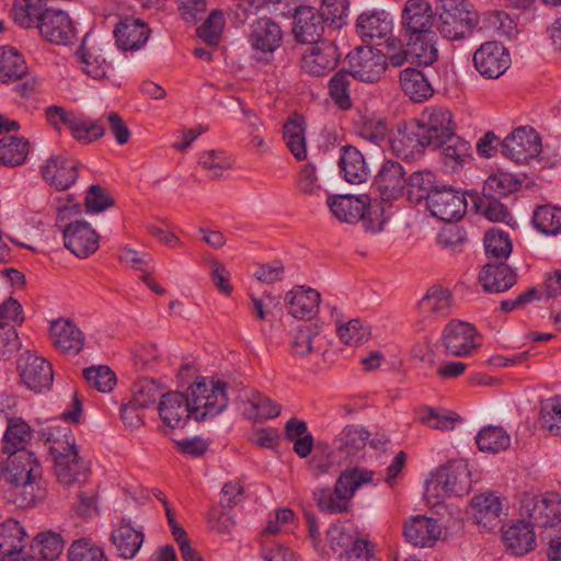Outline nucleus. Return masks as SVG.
I'll use <instances>...</instances> for the list:
<instances>
[{
  "mask_svg": "<svg viewBox=\"0 0 561 561\" xmlns=\"http://www.w3.org/2000/svg\"><path fill=\"white\" fill-rule=\"evenodd\" d=\"M520 181L510 173H496L490 175L483 185V194L495 196L497 198L506 196L510 193L518 190Z\"/></svg>",
  "mask_w": 561,
  "mask_h": 561,
  "instance_id": "nucleus-56",
  "label": "nucleus"
},
{
  "mask_svg": "<svg viewBox=\"0 0 561 561\" xmlns=\"http://www.w3.org/2000/svg\"><path fill=\"white\" fill-rule=\"evenodd\" d=\"M64 539L60 534L53 530L38 533L32 542V549L45 561L56 560L64 550Z\"/></svg>",
  "mask_w": 561,
  "mask_h": 561,
  "instance_id": "nucleus-46",
  "label": "nucleus"
},
{
  "mask_svg": "<svg viewBox=\"0 0 561 561\" xmlns=\"http://www.w3.org/2000/svg\"><path fill=\"white\" fill-rule=\"evenodd\" d=\"M69 561H107L102 547L90 538L75 540L68 550Z\"/></svg>",
  "mask_w": 561,
  "mask_h": 561,
  "instance_id": "nucleus-55",
  "label": "nucleus"
},
{
  "mask_svg": "<svg viewBox=\"0 0 561 561\" xmlns=\"http://www.w3.org/2000/svg\"><path fill=\"white\" fill-rule=\"evenodd\" d=\"M16 371L20 383L35 393L48 391L53 386L51 364L34 352L26 351L19 356Z\"/></svg>",
  "mask_w": 561,
  "mask_h": 561,
  "instance_id": "nucleus-9",
  "label": "nucleus"
},
{
  "mask_svg": "<svg viewBox=\"0 0 561 561\" xmlns=\"http://www.w3.org/2000/svg\"><path fill=\"white\" fill-rule=\"evenodd\" d=\"M417 307L424 317H447L451 310V294L446 288L433 286L419 301Z\"/></svg>",
  "mask_w": 561,
  "mask_h": 561,
  "instance_id": "nucleus-41",
  "label": "nucleus"
},
{
  "mask_svg": "<svg viewBox=\"0 0 561 561\" xmlns=\"http://www.w3.org/2000/svg\"><path fill=\"white\" fill-rule=\"evenodd\" d=\"M535 228L545 234L561 232V208L551 205L538 206L533 215Z\"/></svg>",
  "mask_w": 561,
  "mask_h": 561,
  "instance_id": "nucleus-50",
  "label": "nucleus"
},
{
  "mask_svg": "<svg viewBox=\"0 0 561 561\" xmlns=\"http://www.w3.org/2000/svg\"><path fill=\"white\" fill-rule=\"evenodd\" d=\"M31 438V428L24 421L10 422L2 440V454L14 450H27L25 445Z\"/></svg>",
  "mask_w": 561,
  "mask_h": 561,
  "instance_id": "nucleus-51",
  "label": "nucleus"
},
{
  "mask_svg": "<svg viewBox=\"0 0 561 561\" xmlns=\"http://www.w3.org/2000/svg\"><path fill=\"white\" fill-rule=\"evenodd\" d=\"M285 301L289 314L309 320L318 312L320 294L316 289L297 286L286 294Z\"/></svg>",
  "mask_w": 561,
  "mask_h": 561,
  "instance_id": "nucleus-29",
  "label": "nucleus"
},
{
  "mask_svg": "<svg viewBox=\"0 0 561 561\" xmlns=\"http://www.w3.org/2000/svg\"><path fill=\"white\" fill-rule=\"evenodd\" d=\"M408 185V196L411 202L420 203L428 199L437 188L435 187V175L431 171H419L410 175L405 182Z\"/></svg>",
  "mask_w": 561,
  "mask_h": 561,
  "instance_id": "nucleus-48",
  "label": "nucleus"
},
{
  "mask_svg": "<svg viewBox=\"0 0 561 561\" xmlns=\"http://www.w3.org/2000/svg\"><path fill=\"white\" fill-rule=\"evenodd\" d=\"M26 71V62L15 48L0 47V80L2 82L19 80Z\"/></svg>",
  "mask_w": 561,
  "mask_h": 561,
  "instance_id": "nucleus-45",
  "label": "nucleus"
},
{
  "mask_svg": "<svg viewBox=\"0 0 561 561\" xmlns=\"http://www.w3.org/2000/svg\"><path fill=\"white\" fill-rule=\"evenodd\" d=\"M403 41L409 48L412 62L417 66H431L437 60L438 50L434 31L425 32L423 35L403 37Z\"/></svg>",
  "mask_w": 561,
  "mask_h": 561,
  "instance_id": "nucleus-35",
  "label": "nucleus"
},
{
  "mask_svg": "<svg viewBox=\"0 0 561 561\" xmlns=\"http://www.w3.org/2000/svg\"><path fill=\"white\" fill-rule=\"evenodd\" d=\"M435 16V9L427 0H407L400 15L402 38L434 31Z\"/></svg>",
  "mask_w": 561,
  "mask_h": 561,
  "instance_id": "nucleus-13",
  "label": "nucleus"
},
{
  "mask_svg": "<svg viewBox=\"0 0 561 561\" xmlns=\"http://www.w3.org/2000/svg\"><path fill=\"white\" fill-rule=\"evenodd\" d=\"M506 549L512 554L523 556L534 549L536 536L533 527L525 522H517L508 526L503 533Z\"/></svg>",
  "mask_w": 561,
  "mask_h": 561,
  "instance_id": "nucleus-36",
  "label": "nucleus"
},
{
  "mask_svg": "<svg viewBox=\"0 0 561 561\" xmlns=\"http://www.w3.org/2000/svg\"><path fill=\"white\" fill-rule=\"evenodd\" d=\"M472 518L479 525L492 527L503 513V500L495 492H484L471 500Z\"/></svg>",
  "mask_w": 561,
  "mask_h": 561,
  "instance_id": "nucleus-33",
  "label": "nucleus"
},
{
  "mask_svg": "<svg viewBox=\"0 0 561 561\" xmlns=\"http://www.w3.org/2000/svg\"><path fill=\"white\" fill-rule=\"evenodd\" d=\"M399 80L401 89L413 102H423L434 93L427 78L415 68L403 69L400 72Z\"/></svg>",
  "mask_w": 561,
  "mask_h": 561,
  "instance_id": "nucleus-39",
  "label": "nucleus"
},
{
  "mask_svg": "<svg viewBox=\"0 0 561 561\" xmlns=\"http://www.w3.org/2000/svg\"><path fill=\"white\" fill-rule=\"evenodd\" d=\"M478 448L482 451L500 453L511 445V437L501 426H485L476 437Z\"/></svg>",
  "mask_w": 561,
  "mask_h": 561,
  "instance_id": "nucleus-47",
  "label": "nucleus"
},
{
  "mask_svg": "<svg viewBox=\"0 0 561 561\" xmlns=\"http://www.w3.org/2000/svg\"><path fill=\"white\" fill-rule=\"evenodd\" d=\"M54 346L62 354L77 355L84 345V334L69 319L60 318L50 324Z\"/></svg>",
  "mask_w": 561,
  "mask_h": 561,
  "instance_id": "nucleus-25",
  "label": "nucleus"
},
{
  "mask_svg": "<svg viewBox=\"0 0 561 561\" xmlns=\"http://www.w3.org/2000/svg\"><path fill=\"white\" fill-rule=\"evenodd\" d=\"M339 165L345 181L360 184L367 181L369 169L362 152L354 146L346 145L341 149Z\"/></svg>",
  "mask_w": 561,
  "mask_h": 561,
  "instance_id": "nucleus-34",
  "label": "nucleus"
},
{
  "mask_svg": "<svg viewBox=\"0 0 561 561\" xmlns=\"http://www.w3.org/2000/svg\"><path fill=\"white\" fill-rule=\"evenodd\" d=\"M332 215L341 222L356 224L362 221L366 231L376 233L382 230L385 219L378 206L370 205V197L366 194L330 195L327 199Z\"/></svg>",
  "mask_w": 561,
  "mask_h": 561,
  "instance_id": "nucleus-5",
  "label": "nucleus"
},
{
  "mask_svg": "<svg viewBox=\"0 0 561 561\" xmlns=\"http://www.w3.org/2000/svg\"><path fill=\"white\" fill-rule=\"evenodd\" d=\"M84 43L83 41L80 48L76 51V58L84 73L93 79H101L106 73L107 64L100 55L88 50Z\"/></svg>",
  "mask_w": 561,
  "mask_h": 561,
  "instance_id": "nucleus-59",
  "label": "nucleus"
},
{
  "mask_svg": "<svg viewBox=\"0 0 561 561\" xmlns=\"http://www.w3.org/2000/svg\"><path fill=\"white\" fill-rule=\"evenodd\" d=\"M484 248L489 261H506L512 252L508 234L500 229H490L484 236Z\"/></svg>",
  "mask_w": 561,
  "mask_h": 561,
  "instance_id": "nucleus-49",
  "label": "nucleus"
},
{
  "mask_svg": "<svg viewBox=\"0 0 561 561\" xmlns=\"http://www.w3.org/2000/svg\"><path fill=\"white\" fill-rule=\"evenodd\" d=\"M45 113L47 122L55 129L59 130L61 125L67 126L72 137L80 142L90 144L105 135V127L101 121L87 118L58 105L48 106Z\"/></svg>",
  "mask_w": 561,
  "mask_h": 561,
  "instance_id": "nucleus-8",
  "label": "nucleus"
},
{
  "mask_svg": "<svg viewBox=\"0 0 561 561\" xmlns=\"http://www.w3.org/2000/svg\"><path fill=\"white\" fill-rule=\"evenodd\" d=\"M38 30L44 38L57 45H68L77 35L72 20L61 10L49 9Z\"/></svg>",
  "mask_w": 561,
  "mask_h": 561,
  "instance_id": "nucleus-21",
  "label": "nucleus"
},
{
  "mask_svg": "<svg viewBox=\"0 0 561 561\" xmlns=\"http://www.w3.org/2000/svg\"><path fill=\"white\" fill-rule=\"evenodd\" d=\"M520 512L533 526H556L561 523V500L558 494L527 496L522 502Z\"/></svg>",
  "mask_w": 561,
  "mask_h": 561,
  "instance_id": "nucleus-14",
  "label": "nucleus"
},
{
  "mask_svg": "<svg viewBox=\"0 0 561 561\" xmlns=\"http://www.w3.org/2000/svg\"><path fill=\"white\" fill-rule=\"evenodd\" d=\"M283 137L288 150L298 160L307 159L305 119L298 114L288 118L283 127Z\"/></svg>",
  "mask_w": 561,
  "mask_h": 561,
  "instance_id": "nucleus-40",
  "label": "nucleus"
},
{
  "mask_svg": "<svg viewBox=\"0 0 561 561\" xmlns=\"http://www.w3.org/2000/svg\"><path fill=\"white\" fill-rule=\"evenodd\" d=\"M46 443H49V450L54 457V471L57 480L67 486L82 484L89 476L87 462L79 457L75 445V438L69 427H57L56 433L51 426L44 430Z\"/></svg>",
  "mask_w": 561,
  "mask_h": 561,
  "instance_id": "nucleus-3",
  "label": "nucleus"
},
{
  "mask_svg": "<svg viewBox=\"0 0 561 561\" xmlns=\"http://www.w3.org/2000/svg\"><path fill=\"white\" fill-rule=\"evenodd\" d=\"M339 61L337 46L333 42L321 41L304 51L300 67L308 75L322 77L334 70Z\"/></svg>",
  "mask_w": 561,
  "mask_h": 561,
  "instance_id": "nucleus-15",
  "label": "nucleus"
},
{
  "mask_svg": "<svg viewBox=\"0 0 561 561\" xmlns=\"http://www.w3.org/2000/svg\"><path fill=\"white\" fill-rule=\"evenodd\" d=\"M442 528L434 518L415 516L405 523L403 535L415 547H432L439 538Z\"/></svg>",
  "mask_w": 561,
  "mask_h": 561,
  "instance_id": "nucleus-30",
  "label": "nucleus"
},
{
  "mask_svg": "<svg viewBox=\"0 0 561 561\" xmlns=\"http://www.w3.org/2000/svg\"><path fill=\"white\" fill-rule=\"evenodd\" d=\"M319 13L323 16L328 28L339 30L346 24L348 1L347 0H328L321 4Z\"/></svg>",
  "mask_w": 561,
  "mask_h": 561,
  "instance_id": "nucleus-58",
  "label": "nucleus"
},
{
  "mask_svg": "<svg viewBox=\"0 0 561 561\" xmlns=\"http://www.w3.org/2000/svg\"><path fill=\"white\" fill-rule=\"evenodd\" d=\"M354 77L350 70L342 69L329 80V94L339 108L345 111L352 107L351 90Z\"/></svg>",
  "mask_w": 561,
  "mask_h": 561,
  "instance_id": "nucleus-44",
  "label": "nucleus"
},
{
  "mask_svg": "<svg viewBox=\"0 0 561 561\" xmlns=\"http://www.w3.org/2000/svg\"><path fill=\"white\" fill-rule=\"evenodd\" d=\"M328 27L319 11L310 5H300L295 10L293 34L300 44H314Z\"/></svg>",
  "mask_w": 561,
  "mask_h": 561,
  "instance_id": "nucleus-20",
  "label": "nucleus"
},
{
  "mask_svg": "<svg viewBox=\"0 0 561 561\" xmlns=\"http://www.w3.org/2000/svg\"><path fill=\"white\" fill-rule=\"evenodd\" d=\"M541 425L552 435L561 436V398L553 397L541 408Z\"/></svg>",
  "mask_w": 561,
  "mask_h": 561,
  "instance_id": "nucleus-62",
  "label": "nucleus"
},
{
  "mask_svg": "<svg viewBox=\"0 0 561 561\" xmlns=\"http://www.w3.org/2000/svg\"><path fill=\"white\" fill-rule=\"evenodd\" d=\"M283 42V31L278 23L270 18H260L252 24L251 47L256 53L272 55Z\"/></svg>",
  "mask_w": 561,
  "mask_h": 561,
  "instance_id": "nucleus-24",
  "label": "nucleus"
},
{
  "mask_svg": "<svg viewBox=\"0 0 561 561\" xmlns=\"http://www.w3.org/2000/svg\"><path fill=\"white\" fill-rule=\"evenodd\" d=\"M472 479L469 465L465 460L449 461L438 469L435 478L426 486L427 497H436V503L444 495L462 496L471 490Z\"/></svg>",
  "mask_w": 561,
  "mask_h": 561,
  "instance_id": "nucleus-7",
  "label": "nucleus"
},
{
  "mask_svg": "<svg viewBox=\"0 0 561 561\" xmlns=\"http://www.w3.org/2000/svg\"><path fill=\"white\" fill-rule=\"evenodd\" d=\"M357 134L363 139L374 145L380 146L388 134L387 122L383 118L377 117L373 114H365L360 117V122L357 127Z\"/></svg>",
  "mask_w": 561,
  "mask_h": 561,
  "instance_id": "nucleus-52",
  "label": "nucleus"
},
{
  "mask_svg": "<svg viewBox=\"0 0 561 561\" xmlns=\"http://www.w3.org/2000/svg\"><path fill=\"white\" fill-rule=\"evenodd\" d=\"M65 247L77 257L85 259L99 249L100 236L83 220H76L62 228Z\"/></svg>",
  "mask_w": 561,
  "mask_h": 561,
  "instance_id": "nucleus-19",
  "label": "nucleus"
},
{
  "mask_svg": "<svg viewBox=\"0 0 561 561\" xmlns=\"http://www.w3.org/2000/svg\"><path fill=\"white\" fill-rule=\"evenodd\" d=\"M392 26L390 13L378 9L362 12L355 23L357 35L367 43L387 37L391 33Z\"/></svg>",
  "mask_w": 561,
  "mask_h": 561,
  "instance_id": "nucleus-23",
  "label": "nucleus"
},
{
  "mask_svg": "<svg viewBox=\"0 0 561 561\" xmlns=\"http://www.w3.org/2000/svg\"><path fill=\"white\" fill-rule=\"evenodd\" d=\"M421 131L414 119L398 127L389 138L391 151L403 160L420 158L425 148L428 147L425 140L426 137Z\"/></svg>",
  "mask_w": 561,
  "mask_h": 561,
  "instance_id": "nucleus-16",
  "label": "nucleus"
},
{
  "mask_svg": "<svg viewBox=\"0 0 561 561\" xmlns=\"http://www.w3.org/2000/svg\"><path fill=\"white\" fill-rule=\"evenodd\" d=\"M369 436V432L364 427L346 425L335 437L334 445L345 457H353L364 449Z\"/></svg>",
  "mask_w": 561,
  "mask_h": 561,
  "instance_id": "nucleus-42",
  "label": "nucleus"
},
{
  "mask_svg": "<svg viewBox=\"0 0 561 561\" xmlns=\"http://www.w3.org/2000/svg\"><path fill=\"white\" fill-rule=\"evenodd\" d=\"M130 402L144 409L154 404L158 398H161L162 389L153 379L142 378L136 381L131 388Z\"/></svg>",
  "mask_w": 561,
  "mask_h": 561,
  "instance_id": "nucleus-53",
  "label": "nucleus"
},
{
  "mask_svg": "<svg viewBox=\"0 0 561 561\" xmlns=\"http://www.w3.org/2000/svg\"><path fill=\"white\" fill-rule=\"evenodd\" d=\"M27 535L21 523L8 518L0 524V556L1 558L22 552L26 546Z\"/></svg>",
  "mask_w": 561,
  "mask_h": 561,
  "instance_id": "nucleus-37",
  "label": "nucleus"
},
{
  "mask_svg": "<svg viewBox=\"0 0 561 561\" xmlns=\"http://www.w3.org/2000/svg\"><path fill=\"white\" fill-rule=\"evenodd\" d=\"M42 175L57 190L66 191L78 178V163L65 156H54L42 167Z\"/></svg>",
  "mask_w": 561,
  "mask_h": 561,
  "instance_id": "nucleus-26",
  "label": "nucleus"
},
{
  "mask_svg": "<svg viewBox=\"0 0 561 561\" xmlns=\"http://www.w3.org/2000/svg\"><path fill=\"white\" fill-rule=\"evenodd\" d=\"M443 161L444 163L455 170L460 167L468 158H470L471 146L465 139L456 136L448 138V142L443 147Z\"/></svg>",
  "mask_w": 561,
  "mask_h": 561,
  "instance_id": "nucleus-54",
  "label": "nucleus"
},
{
  "mask_svg": "<svg viewBox=\"0 0 561 561\" xmlns=\"http://www.w3.org/2000/svg\"><path fill=\"white\" fill-rule=\"evenodd\" d=\"M28 154V141L18 136L0 138V164L18 167L25 162Z\"/></svg>",
  "mask_w": 561,
  "mask_h": 561,
  "instance_id": "nucleus-43",
  "label": "nucleus"
},
{
  "mask_svg": "<svg viewBox=\"0 0 561 561\" xmlns=\"http://www.w3.org/2000/svg\"><path fill=\"white\" fill-rule=\"evenodd\" d=\"M348 70L359 81L374 83L388 68L387 56L371 46H360L347 54Z\"/></svg>",
  "mask_w": 561,
  "mask_h": 561,
  "instance_id": "nucleus-11",
  "label": "nucleus"
},
{
  "mask_svg": "<svg viewBox=\"0 0 561 561\" xmlns=\"http://www.w3.org/2000/svg\"><path fill=\"white\" fill-rule=\"evenodd\" d=\"M474 207L482 213L490 221H505L510 213L507 208L495 196L482 194L473 198Z\"/></svg>",
  "mask_w": 561,
  "mask_h": 561,
  "instance_id": "nucleus-61",
  "label": "nucleus"
},
{
  "mask_svg": "<svg viewBox=\"0 0 561 561\" xmlns=\"http://www.w3.org/2000/svg\"><path fill=\"white\" fill-rule=\"evenodd\" d=\"M227 383L222 380L206 382L204 377L192 383L186 394L172 391L161 396L158 411L170 428L183 427L193 417L197 422L214 417L228 405Z\"/></svg>",
  "mask_w": 561,
  "mask_h": 561,
  "instance_id": "nucleus-1",
  "label": "nucleus"
},
{
  "mask_svg": "<svg viewBox=\"0 0 561 561\" xmlns=\"http://www.w3.org/2000/svg\"><path fill=\"white\" fill-rule=\"evenodd\" d=\"M476 334V329L471 324L453 320L443 331V345L453 356H467L478 346L474 343Z\"/></svg>",
  "mask_w": 561,
  "mask_h": 561,
  "instance_id": "nucleus-22",
  "label": "nucleus"
},
{
  "mask_svg": "<svg viewBox=\"0 0 561 561\" xmlns=\"http://www.w3.org/2000/svg\"><path fill=\"white\" fill-rule=\"evenodd\" d=\"M405 182L402 165L397 161L388 160L380 168L375 179V186L383 201H391L401 196Z\"/></svg>",
  "mask_w": 561,
  "mask_h": 561,
  "instance_id": "nucleus-27",
  "label": "nucleus"
},
{
  "mask_svg": "<svg viewBox=\"0 0 561 561\" xmlns=\"http://www.w3.org/2000/svg\"><path fill=\"white\" fill-rule=\"evenodd\" d=\"M473 64L481 76L496 79L510 68L511 57L501 43L485 42L474 51Z\"/></svg>",
  "mask_w": 561,
  "mask_h": 561,
  "instance_id": "nucleus-18",
  "label": "nucleus"
},
{
  "mask_svg": "<svg viewBox=\"0 0 561 561\" xmlns=\"http://www.w3.org/2000/svg\"><path fill=\"white\" fill-rule=\"evenodd\" d=\"M375 471L363 467L344 469L334 485V489L318 488L312 497L318 508L327 514H342L351 508V500L355 492L369 483H374Z\"/></svg>",
  "mask_w": 561,
  "mask_h": 561,
  "instance_id": "nucleus-4",
  "label": "nucleus"
},
{
  "mask_svg": "<svg viewBox=\"0 0 561 561\" xmlns=\"http://www.w3.org/2000/svg\"><path fill=\"white\" fill-rule=\"evenodd\" d=\"M465 0H439L435 7L437 31L449 41L465 38L474 28L478 18Z\"/></svg>",
  "mask_w": 561,
  "mask_h": 561,
  "instance_id": "nucleus-6",
  "label": "nucleus"
},
{
  "mask_svg": "<svg viewBox=\"0 0 561 561\" xmlns=\"http://www.w3.org/2000/svg\"><path fill=\"white\" fill-rule=\"evenodd\" d=\"M111 538L121 557L133 559L144 543L145 534L141 528H135L129 519L122 518Z\"/></svg>",
  "mask_w": 561,
  "mask_h": 561,
  "instance_id": "nucleus-31",
  "label": "nucleus"
},
{
  "mask_svg": "<svg viewBox=\"0 0 561 561\" xmlns=\"http://www.w3.org/2000/svg\"><path fill=\"white\" fill-rule=\"evenodd\" d=\"M340 340L350 346H357L370 337V328L359 319H352L337 327Z\"/></svg>",
  "mask_w": 561,
  "mask_h": 561,
  "instance_id": "nucleus-57",
  "label": "nucleus"
},
{
  "mask_svg": "<svg viewBox=\"0 0 561 561\" xmlns=\"http://www.w3.org/2000/svg\"><path fill=\"white\" fill-rule=\"evenodd\" d=\"M541 150V141L536 130L529 126L515 128L502 141V152L516 163L526 164Z\"/></svg>",
  "mask_w": 561,
  "mask_h": 561,
  "instance_id": "nucleus-12",
  "label": "nucleus"
},
{
  "mask_svg": "<svg viewBox=\"0 0 561 561\" xmlns=\"http://www.w3.org/2000/svg\"><path fill=\"white\" fill-rule=\"evenodd\" d=\"M414 122L420 126L428 147L438 149L455 134V123L450 111L443 106L425 107Z\"/></svg>",
  "mask_w": 561,
  "mask_h": 561,
  "instance_id": "nucleus-10",
  "label": "nucleus"
},
{
  "mask_svg": "<svg viewBox=\"0 0 561 561\" xmlns=\"http://www.w3.org/2000/svg\"><path fill=\"white\" fill-rule=\"evenodd\" d=\"M48 10L44 0H14L11 15L21 27L39 28V23Z\"/></svg>",
  "mask_w": 561,
  "mask_h": 561,
  "instance_id": "nucleus-38",
  "label": "nucleus"
},
{
  "mask_svg": "<svg viewBox=\"0 0 561 561\" xmlns=\"http://www.w3.org/2000/svg\"><path fill=\"white\" fill-rule=\"evenodd\" d=\"M479 282L485 291L502 293L516 283V274L505 261H489L479 275Z\"/></svg>",
  "mask_w": 561,
  "mask_h": 561,
  "instance_id": "nucleus-28",
  "label": "nucleus"
},
{
  "mask_svg": "<svg viewBox=\"0 0 561 561\" xmlns=\"http://www.w3.org/2000/svg\"><path fill=\"white\" fill-rule=\"evenodd\" d=\"M83 376L88 383L100 392L112 391L116 383V376L107 366L85 368Z\"/></svg>",
  "mask_w": 561,
  "mask_h": 561,
  "instance_id": "nucleus-63",
  "label": "nucleus"
},
{
  "mask_svg": "<svg viewBox=\"0 0 561 561\" xmlns=\"http://www.w3.org/2000/svg\"><path fill=\"white\" fill-rule=\"evenodd\" d=\"M150 30L140 20L126 18L114 30L116 45L122 50H137L149 37Z\"/></svg>",
  "mask_w": 561,
  "mask_h": 561,
  "instance_id": "nucleus-32",
  "label": "nucleus"
},
{
  "mask_svg": "<svg viewBox=\"0 0 561 561\" xmlns=\"http://www.w3.org/2000/svg\"><path fill=\"white\" fill-rule=\"evenodd\" d=\"M199 164L211 173L213 179H219L225 171L232 168L233 162L225 151L208 150L201 153Z\"/></svg>",
  "mask_w": 561,
  "mask_h": 561,
  "instance_id": "nucleus-60",
  "label": "nucleus"
},
{
  "mask_svg": "<svg viewBox=\"0 0 561 561\" xmlns=\"http://www.w3.org/2000/svg\"><path fill=\"white\" fill-rule=\"evenodd\" d=\"M3 481L22 495V504L31 505L46 494L43 468L30 450H14L0 455Z\"/></svg>",
  "mask_w": 561,
  "mask_h": 561,
  "instance_id": "nucleus-2",
  "label": "nucleus"
},
{
  "mask_svg": "<svg viewBox=\"0 0 561 561\" xmlns=\"http://www.w3.org/2000/svg\"><path fill=\"white\" fill-rule=\"evenodd\" d=\"M251 407L250 417L273 419L279 415V405L260 392L252 391L248 398Z\"/></svg>",
  "mask_w": 561,
  "mask_h": 561,
  "instance_id": "nucleus-64",
  "label": "nucleus"
},
{
  "mask_svg": "<svg viewBox=\"0 0 561 561\" xmlns=\"http://www.w3.org/2000/svg\"><path fill=\"white\" fill-rule=\"evenodd\" d=\"M426 205L434 217L446 222L460 220L467 210L465 195L445 186L436 188Z\"/></svg>",
  "mask_w": 561,
  "mask_h": 561,
  "instance_id": "nucleus-17",
  "label": "nucleus"
}]
</instances>
